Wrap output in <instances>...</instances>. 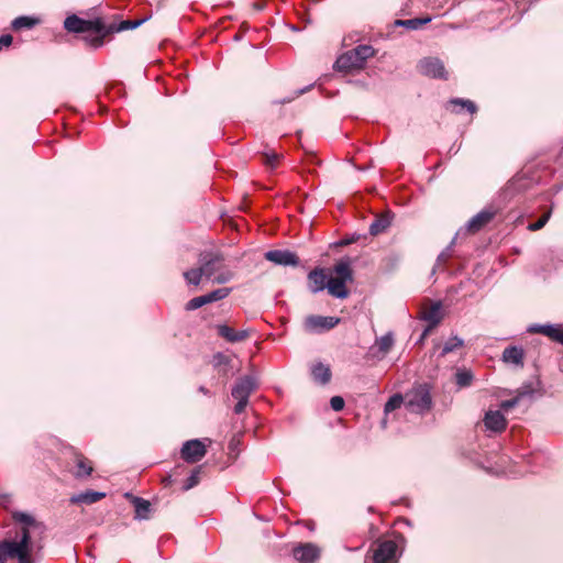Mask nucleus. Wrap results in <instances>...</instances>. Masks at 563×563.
<instances>
[{
  "instance_id": "f257e3e1",
  "label": "nucleus",
  "mask_w": 563,
  "mask_h": 563,
  "mask_svg": "<svg viewBox=\"0 0 563 563\" xmlns=\"http://www.w3.org/2000/svg\"><path fill=\"white\" fill-rule=\"evenodd\" d=\"M12 519L19 527L12 537L0 542V563H7L8 560H15L16 563H37L43 547L41 541L33 537L44 533V525L22 511H13Z\"/></svg>"
},
{
  "instance_id": "f03ea898",
  "label": "nucleus",
  "mask_w": 563,
  "mask_h": 563,
  "mask_svg": "<svg viewBox=\"0 0 563 563\" xmlns=\"http://www.w3.org/2000/svg\"><path fill=\"white\" fill-rule=\"evenodd\" d=\"M333 272L335 276L328 278V292L335 298L344 299L349 296L346 283H350L353 279V273L350 263L347 261H341L336 263Z\"/></svg>"
},
{
  "instance_id": "7ed1b4c3",
  "label": "nucleus",
  "mask_w": 563,
  "mask_h": 563,
  "mask_svg": "<svg viewBox=\"0 0 563 563\" xmlns=\"http://www.w3.org/2000/svg\"><path fill=\"white\" fill-rule=\"evenodd\" d=\"M258 383L254 375H246L236 380L232 388V397L238 401L234 406L236 415L242 413L247 404L250 396L257 389Z\"/></svg>"
},
{
  "instance_id": "20e7f679",
  "label": "nucleus",
  "mask_w": 563,
  "mask_h": 563,
  "mask_svg": "<svg viewBox=\"0 0 563 563\" xmlns=\"http://www.w3.org/2000/svg\"><path fill=\"white\" fill-rule=\"evenodd\" d=\"M431 404L430 389L426 384L413 386L405 395V406L411 412H424L431 408Z\"/></svg>"
},
{
  "instance_id": "39448f33",
  "label": "nucleus",
  "mask_w": 563,
  "mask_h": 563,
  "mask_svg": "<svg viewBox=\"0 0 563 563\" xmlns=\"http://www.w3.org/2000/svg\"><path fill=\"white\" fill-rule=\"evenodd\" d=\"M397 550L395 541H382L365 556L364 563H396Z\"/></svg>"
},
{
  "instance_id": "423d86ee",
  "label": "nucleus",
  "mask_w": 563,
  "mask_h": 563,
  "mask_svg": "<svg viewBox=\"0 0 563 563\" xmlns=\"http://www.w3.org/2000/svg\"><path fill=\"white\" fill-rule=\"evenodd\" d=\"M419 71L428 77L448 79V71L438 57L422 58L418 64Z\"/></svg>"
},
{
  "instance_id": "0eeeda50",
  "label": "nucleus",
  "mask_w": 563,
  "mask_h": 563,
  "mask_svg": "<svg viewBox=\"0 0 563 563\" xmlns=\"http://www.w3.org/2000/svg\"><path fill=\"white\" fill-rule=\"evenodd\" d=\"M206 453V444L201 440L195 439L183 444L180 456L188 463H197L205 457Z\"/></svg>"
},
{
  "instance_id": "6e6552de",
  "label": "nucleus",
  "mask_w": 563,
  "mask_h": 563,
  "mask_svg": "<svg viewBox=\"0 0 563 563\" xmlns=\"http://www.w3.org/2000/svg\"><path fill=\"white\" fill-rule=\"evenodd\" d=\"M223 262L224 257L220 253H205L199 257L203 276L208 279H212L217 272L220 271Z\"/></svg>"
},
{
  "instance_id": "1a4fd4ad",
  "label": "nucleus",
  "mask_w": 563,
  "mask_h": 563,
  "mask_svg": "<svg viewBox=\"0 0 563 563\" xmlns=\"http://www.w3.org/2000/svg\"><path fill=\"white\" fill-rule=\"evenodd\" d=\"M339 322L340 319L335 317L308 316L303 327L308 332H322L333 329Z\"/></svg>"
},
{
  "instance_id": "9d476101",
  "label": "nucleus",
  "mask_w": 563,
  "mask_h": 563,
  "mask_svg": "<svg viewBox=\"0 0 563 563\" xmlns=\"http://www.w3.org/2000/svg\"><path fill=\"white\" fill-rule=\"evenodd\" d=\"M321 550L318 545L307 542L292 549V555L299 563H312L319 559Z\"/></svg>"
},
{
  "instance_id": "9b49d317",
  "label": "nucleus",
  "mask_w": 563,
  "mask_h": 563,
  "mask_svg": "<svg viewBox=\"0 0 563 563\" xmlns=\"http://www.w3.org/2000/svg\"><path fill=\"white\" fill-rule=\"evenodd\" d=\"M265 258L277 265H291L298 264V256L288 250H273L265 253Z\"/></svg>"
},
{
  "instance_id": "f8f14e48",
  "label": "nucleus",
  "mask_w": 563,
  "mask_h": 563,
  "mask_svg": "<svg viewBox=\"0 0 563 563\" xmlns=\"http://www.w3.org/2000/svg\"><path fill=\"white\" fill-rule=\"evenodd\" d=\"M64 26L67 31L74 33H84L89 31H99L96 23L78 18L77 15H70L66 18Z\"/></svg>"
},
{
  "instance_id": "ddd939ff",
  "label": "nucleus",
  "mask_w": 563,
  "mask_h": 563,
  "mask_svg": "<svg viewBox=\"0 0 563 563\" xmlns=\"http://www.w3.org/2000/svg\"><path fill=\"white\" fill-rule=\"evenodd\" d=\"M335 67L341 71H352L354 69H361L364 65L361 63L358 57L354 54L353 49L342 54L335 62Z\"/></svg>"
},
{
  "instance_id": "4468645a",
  "label": "nucleus",
  "mask_w": 563,
  "mask_h": 563,
  "mask_svg": "<svg viewBox=\"0 0 563 563\" xmlns=\"http://www.w3.org/2000/svg\"><path fill=\"white\" fill-rule=\"evenodd\" d=\"M329 276L324 268H314L308 274V287L316 294L327 288Z\"/></svg>"
},
{
  "instance_id": "2eb2a0df",
  "label": "nucleus",
  "mask_w": 563,
  "mask_h": 563,
  "mask_svg": "<svg viewBox=\"0 0 563 563\" xmlns=\"http://www.w3.org/2000/svg\"><path fill=\"white\" fill-rule=\"evenodd\" d=\"M495 217V211L493 210H482L476 216H474L466 224V230L468 233H476L482 230L486 224H488L493 218Z\"/></svg>"
},
{
  "instance_id": "dca6fc26",
  "label": "nucleus",
  "mask_w": 563,
  "mask_h": 563,
  "mask_svg": "<svg viewBox=\"0 0 563 563\" xmlns=\"http://www.w3.org/2000/svg\"><path fill=\"white\" fill-rule=\"evenodd\" d=\"M486 429L494 432H501L506 429L507 420L500 410H488L484 417Z\"/></svg>"
},
{
  "instance_id": "f3484780",
  "label": "nucleus",
  "mask_w": 563,
  "mask_h": 563,
  "mask_svg": "<svg viewBox=\"0 0 563 563\" xmlns=\"http://www.w3.org/2000/svg\"><path fill=\"white\" fill-rule=\"evenodd\" d=\"M74 464L71 473L76 478H87L93 471L91 462L81 453L74 452Z\"/></svg>"
},
{
  "instance_id": "a211bd4d",
  "label": "nucleus",
  "mask_w": 563,
  "mask_h": 563,
  "mask_svg": "<svg viewBox=\"0 0 563 563\" xmlns=\"http://www.w3.org/2000/svg\"><path fill=\"white\" fill-rule=\"evenodd\" d=\"M217 331L221 338L231 343L242 342L250 336L249 330L235 331L234 329L227 324L217 325Z\"/></svg>"
},
{
  "instance_id": "6ab92c4d",
  "label": "nucleus",
  "mask_w": 563,
  "mask_h": 563,
  "mask_svg": "<svg viewBox=\"0 0 563 563\" xmlns=\"http://www.w3.org/2000/svg\"><path fill=\"white\" fill-rule=\"evenodd\" d=\"M394 345V336L393 333L389 332L378 339H376L375 344L373 345L372 350H377L375 352V355H377L379 358H383L386 356V354L391 350Z\"/></svg>"
},
{
  "instance_id": "aec40b11",
  "label": "nucleus",
  "mask_w": 563,
  "mask_h": 563,
  "mask_svg": "<svg viewBox=\"0 0 563 563\" xmlns=\"http://www.w3.org/2000/svg\"><path fill=\"white\" fill-rule=\"evenodd\" d=\"M530 332L542 333L552 340L563 344V330L555 325H532Z\"/></svg>"
},
{
  "instance_id": "412c9836",
  "label": "nucleus",
  "mask_w": 563,
  "mask_h": 563,
  "mask_svg": "<svg viewBox=\"0 0 563 563\" xmlns=\"http://www.w3.org/2000/svg\"><path fill=\"white\" fill-rule=\"evenodd\" d=\"M104 497H106L104 493L86 490L80 494L71 496L70 503L71 504L91 505V504H95V503L101 500Z\"/></svg>"
},
{
  "instance_id": "4be33fe9",
  "label": "nucleus",
  "mask_w": 563,
  "mask_h": 563,
  "mask_svg": "<svg viewBox=\"0 0 563 563\" xmlns=\"http://www.w3.org/2000/svg\"><path fill=\"white\" fill-rule=\"evenodd\" d=\"M503 361L516 366L523 365V350L518 346L506 347L503 352Z\"/></svg>"
},
{
  "instance_id": "5701e85b",
  "label": "nucleus",
  "mask_w": 563,
  "mask_h": 563,
  "mask_svg": "<svg viewBox=\"0 0 563 563\" xmlns=\"http://www.w3.org/2000/svg\"><path fill=\"white\" fill-rule=\"evenodd\" d=\"M422 318L432 325H437L442 319L441 303L434 302L426 307L422 311Z\"/></svg>"
},
{
  "instance_id": "b1692460",
  "label": "nucleus",
  "mask_w": 563,
  "mask_h": 563,
  "mask_svg": "<svg viewBox=\"0 0 563 563\" xmlns=\"http://www.w3.org/2000/svg\"><path fill=\"white\" fill-rule=\"evenodd\" d=\"M40 23V19L37 18H34V16H27V15H22V16H18L15 18L12 23H11V27L14 30V31H21V30H30V29H33L35 25H37Z\"/></svg>"
},
{
  "instance_id": "393cba45",
  "label": "nucleus",
  "mask_w": 563,
  "mask_h": 563,
  "mask_svg": "<svg viewBox=\"0 0 563 563\" xmlns=\"http://www.w3.org/2000/svg\"><path fill=\"white\" fill-rule=\"evenodd\" d=\"M133 505L135 508V518L143 520L150 518L151 503L141 497L133 498Z\"/></svg>"
},
{
  "instance_id": "a878e982",
  "label": "nucleus",
  "mask_w": 563,
  "mask_h": 563,
  "mask_svg": "<svg viewBox=\"0 0 563 563\" xmlns=\"http://www.w3.org/2000/svg\"><path fill=\"white\" fill-rule=\"evenodd\" d=\"M312 376L316 382L327 384L331 378V371L329 366L318 363L312 367Z\"/></svg>"
},
{
  "instance_id": "bb28decb",
  "label": "nucleus",
  "mask_w": 563,
  "mask_h": 563,
  "mask_svg": "<svg viewBox=\"0 0 563 563\" xmlns=\"http://www.w3.org/2000/svg\"><path fill=\"white\" fill-rule=\"evenodd\" d=\"M390 225V219L388 216H380L376 218L369 227V232L373 235H377L384 232Z\"/></svg>"
},
{
  "instance_id": "cd10ccee",
  "label": "nucleus",
  "mask_w": 563,
  "mask_h": 563,
  "mask_svg": "<svg viewBox=\"0 0 563 563\" xmlns=\"http://www.w3.org/2000/svg\"><path fill=\"white\" fill-rule=\"evenodd\" d=\"M473 378V373L468 369H459L455 374V383L461 388L470 386Z\"/></svg>"
},
{
  "instance_id": "c85d7f7f",
  "label": "nucleus",
  "mask_w": 563,
  "mask_h": 563,
  "mask_svg": "<svg viewBox=\"0 0 563 563\" xmlns=\"http://www.w3.org/2000/svg\"><path fill=\"white\" fill-rule=\"evenodd\" d=\"M405 404V397L401 396L400 394H395L394 396H391L388 401L385 404V407H384V412H385V416L387 417L390 412H393L394 410L400 408V406Z\"/></svg>"
},
{
  "instance_id": "c756f323",
  "label": "nucleus",
  "mask_w": 563,
  "mask_h": 563,
  "mask_svg": "<svg viewBox=\"0 0 563 563\" xmlns=\"http://www.w3.org/2000/svg\"><path fill=\"white\" fill-rule=\"evenodd\" d=\"M234 273L225 267L223 264L220 268V271L217 272V274L212 277V282L214 284H227L231 279H233Z\"/></svg>"
},
{
  "instance_id": "7c9ffc66",
  "label": "nucleus",
  "mask_w": 563,
  "mask_h": 563,
  "mask_svg": "<svg viewBox=\"0 0 563 563\" xmlns=\"http://www.w3.org/2000/svg\"><path fill=\"white\" fill-rule=\"evenodd\" d=\"M449 107H452V111H455V107H460L461 109H466L470 113H475L477 110L476 104L471 100L464 99H452L449 102ZM459 112V110H456Z\"/></svg>"
},
{
  "instance_id": "2f4dec72",
  "label": "nucleus",
  "mask_w": 563,
  "mask_h": 563,
  "mask_svg": "<svg viewBox=\"0 0 563 563\" xmlns=\"http://www.w3.org/2000/svg\"><path fill=\"white\" fill-rule=\"evenodd\" d=\"M184 277L188 284L198 286L203 277L201 266L199 265L198 268H191V269L186 271L184 273Z\"/></svg>"
},
{
  "instance_id": "473e14b6",
  "label": "nucleus",
  "mask_w": 563,
  "mask_h": 563,
  "mask_svg": "<svg viewBox=\"0 0 563 563\" xmlns=\"http://www.w3.org/2000/svg\"><path fill=\"white\" fill-rule=\"evenodd\" d=\"M230 292H231V288L224 287V288L216 289V290L205 295L207 305L227 298L230 295Z\"/></svg>"
},
{
  "instance_id": "72a5a7b5",
  "label": "nucleus",
  "mask_w": 563,
  "mask_h": 563,
  "mask_svg": "<svg viewBox=\"0 0 563 563\" xmlns=\"http://www.w3.org/2000/svg\"><path fill=\"white\" fill-rule=\"evenodd\" d=\"M353 52L363 65L369 57L374 55V48L369 45H358L353 48Z\"/></svg>"
},
{
  "instance_id": "f704fd0d",
  "label": "nucleus",
  "mask_w": 563,
  "mask_h": 563,
  "mask_svg": "<svg viewBox=\"0 0 563 563\" xmlns=\"http://www.w3.org/2000/svg\"><path fill=\"white\" fill-rule=\"evenodd\" d=\"M463 345V341L457 338H451L443 346L441 355L449 354Z\"/></svg>"
},
{
  "instance_id": "c9c22d12",
  "label": "nucleus",
  "mask_w": 563,
  "mask_h": 563,
  "mask_svg": "<svg viewBox=\"0 0 563 563\" xmlns=\"http://www.w3.org/2000/svg\"><path fill=\"white\" fill-rule=\"evenodd\" d=\"M430 21V18H426V19H409V20H404V21H397L398 24L400 25H404L408 29H412V30H417L419 29L421 25L428 23Z\"/></svg>"
},
{
  "instance_id": "e433bc0d",
  "label": "nucleus",
  "mask_w": 563,
  "mask_h": 563,
  "mask_svg": "<svg viewBox=\"0 0 563 563\" xmlns=\"http://www.w3.org/2000/svg\"><path fill=\"white\" fill-rule=\"evenodd\" d=\"M199 474H200V467H197L192 471L190 476L186 479L184 489L188 490L192 487H195L199 483Z\"/></svg>"
},
{
  "instance_id": "4c0bfd02",
  "label": "nucleus",
  "mask_w": 563,
  "mask_h": 563,
  "mask_svg": "<svg viewBox=\"0 0 563 563\" xmlns=\"http://www.w3.org/2000/svg\"><path fill=\"white\" fill-rule=\"evenodd\" d=\"M550 217H551V210L545 212L537 222L530 223L528 225V230L538 231V230L542 229L549 221Z\"/></svg>"
},
{
  "instance_id": "58836bf2",
  "label": "nucleus",
  "mask_w": 563,
  "mask_h": 563,
  "mask_svg": "<svg viewBox=\"0 0 563 563\" xmlns=\"http://www.w3.org/2000/svg\"><path fill=\"white\" fill-rule=\"evenodd\" d=\"M205 305H207L205 295L203 296H199V297H195V298L190 299L186 303V310L192 311V310H196V309H198V308H200V307H202Z\"/></svg>"
},
{
  "instance_id": "ea45409f",
  "label": "nucleus",
  "mask_w": 563,
  "mask_h": 563,
  "mask_svg": "<svg viewBox=\"0 0 563 563\" xmlns=\"http://www.w3.org/2000/svg\"><path fill=\"white\" fill-rule=\"evenodd\" d=\"M527 394H528V391L520 390L517 397L503 401L500 404V409H503L504 411H509L511 408H514L519 402V398Z\"/></svg>"
},
{
  "instance_id": "a19ab883",
  "label": "nucleus",
  "mask_w": 563,
  "mask_h": 563,
  "mask_svg": "<svg viewBox=\"0 0 563 563\" xmlns=\"http://www.w3.org/2000/svg\"><path fill=\"white\" fill-rule=\"evenodd\" d=\"M264 163L274 168L276 167V165L278 164V161H279V155L272 152V153H264Z\"/></svg>"
},
{
  "instance_id": "79ce46f5",
  "label": "nucleus",
  "mask_w": 563,
  "mask_h": 563,
  "mask_svg": "<svg viewBox=\"0 0 563 563\" xmlns=\"http://www.w3.org/2000/svg\"><path fill=\"white\" fill-rule=\"evenodd\" d=\"M330 405L334 411H341L344 408L345 402L341 396H333L330 399Z\"/></svg>"
},
{
  "instance_id": "37998d69",
  "label": "nucleus",
  "mask_w": 563,
  "mask_h": 563,
  "mask_svg": "<svg viewBox=\"0 0 563 563\" xmlns=\"http://www.w3.org/2000/svg\"><path fill=\"white\" fill-rule=\"evenodd\" d=\"M144 20L136 21H124L122 23V29H135L143 23Z\"/></svg>"
},
{
  "instance_id": "c03bdc74",
  "label": "nucleus",
  "mask_w": 563,
  "mask_h": 563,
  "mask_svg": "<svg viewBox=\"0 0 563 563\" xmlns=\"http://www.w3.org/2000/svg\"><path fill=\"white\" fill-rule=\"evenodd\" d=\"M102 44V37H96L93 40V45L97 47V46H100Z\"/></svg>"
},
{
  "instance_id": "a18cd8bd",
  "label": "nucleus",
  "mask_w": 563,
  "mask_h": 563,
  "mask_svg": "<svg viewBox=\"0 0 563 563\" xmlns=\"http://www.w3.org/2000/svg\"><path fill=\"white\" fill-rule=\"evenodd\" d=\"M199 390H200L201 393H203V394H207V393H208V391H207V389H206L205 387H200V388H199Z\"/></svg>"
},
{
  "instance_id": "49530a36",
  "label": "nucleus",
  "mask_w": 563,
  "mask_h": 563,
  "mask_svg": "<svg viewBox=\"0 0 563 563\" xmlns=\"http://www.w3.org/2000/svg\"><path fill=\"white\" fill-rule=\"evenodd\" d=\"M305 91H306V89H305V90H300V91H298V92L296 93V97H298L299 95L303 93Z\"/></svg>"
},
{
  "instance_id": "de8ad7c7",
  "label": "nucleus",
  "mask_w": 563,
  "mask_h": 563,
  "mask_svg": "<svg viewBox=\"0 0 563 563\" xmlns=\"http://www.w3.org/2000/svg\"><path fill=\"white\" fill-rule=\"evenodd\" d=\"M218 357H219L221 361L227 360V357H225V356H223V355H219Z\"/></svg>"
}]
</instances>
